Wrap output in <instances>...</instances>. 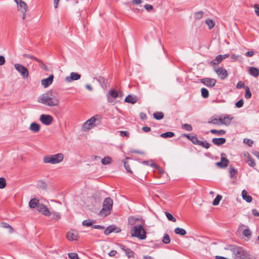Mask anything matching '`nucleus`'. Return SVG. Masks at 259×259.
<instances>
[{
    "label": "nucleus",
    "instance_id": "1",
    "mask_svg": "<svg viewBox=\"0 0 259 259\" xmlns=\"http://www.w3.org/2000/svg\"><path fill=\"white\" fill-rule=\"evenodd\" d=\"M37 101L50 107L57 106L59 104V98L56 93L50 91L40 95Z\"/></svg>",
    "mask_w": 259,
    "mask_h": 259
},
{
    "label": "nucleus",
    "instance_id": "2",
    "mask_svg": "<svg viewBox=\"0 0 259 259\" xmlns=\"http://www.w3.org/2000/svg\"><path fill=\"white\" fill-rule=\"evenodd\" d=\"M131 235L139 239L144 240L146 238V233L142 224H137L134 226L131 229Z\"/></svg>",
    "mask_w": 259,
    "mask_h": 259
},
{
    "label": "nucleus",
    "instance_id": "3",
    "mask_svg": "<svg viewBox=\"0 0 259 259\" xmlns=\"http://www.w3.org/2000/svg\"><path fill=\"white\" fill-rule=\"evenodd\" d=\"M64 159V155L61 153L48 155L44 157L43 162L45 163L56 164L61 162Z\"/></svg>",
    "mask_w": 259,
    "mask_h": 259
},
{
    "label": "nucleus",
    "instance_id": "4",
    "mask_svg": "<svg viewBox=\"0 0 259 259\" xmlns=\"http://www.w3.org/2000/svg\"><path fill=\"white\" fill-rule=\"evenodd\" d=\"M100 123L101 117L98 115H96L87 120L84 123L82 128L84 131H87L100 124Z\"/></svg>",
    "mask_w": 259,
    "mask_h": 259
},
{
    "label": "nucleus",
    "instance_id": "5",
    "mask_svg": "<svg viewBox=\"0 0 259 259\" xmlns=\"http://www.w3.org/2000/svg\"><path fill=\"white\" fill-rule=\"evenodd\" d=\"M112 206V200L109 197L105 198L103 201V207L99 212V215L103 217L108 215L110 213Z\"/></svg>",
    "mask_w": 259,
    "mask_h": 259
},
{
    "label": "nucleus",
    "instance_id": "6",
    "mask_svg": "<svg viewBox=\"0 0 259 259\" xmlns=\"http://www.w3.org/2000/svg\"><path fill=\"white\" fill-rule=\"evenodd\" d=\"M230 250L236 259H245L247 257L246 252L241 247L232 245L230 246Z\"/></svg>",
    "mask_w": 259,
    "mask_h": 259
},
{
    "label": "nucleus",
    "instance_id": "7",
    "mask_svg": "<svg viewBox=\"0 0 259 259\" xmlns=\"http://www.w3.org/2000/svg\"><path fill=\"white\" fill-rule=\"evenodd\" d=\"M15 68L21 74L23 78H27L29 76V71L27 68L20 64H14Z\"/></svg>",
    "mask_w": 259,
    "mask_h": 259
},
{
    "label": "nucleus",
    "instance_id": "8",
    "mask_svg": "<svg viewBox=\"0 0 259 259\" xmlns=\"http://www.w3.org/2000/svg\"><path fill=\"white\" fill-rule=\"evenodd\" d=\"M15 2L17 4L18 10L23 13L22 19H24L27 9V4L22 0H15Z\"/></svg>",
    "mask_w": 259,
    "mask_h": 259
},
{
    "label": "nucleus",
    "instance_id": "9",
    "mask_svg": "<svg viewBox=\"0 0 259 259\" xmlns=\"http://www.w3.org/2000/svg\"><path fill=\"white\" fill-rule=\"evenodd\" d=\"M40 121L45 125H49L53 121V117L48 114H41L39 117Z\"/></svg>",
    "mask_w": 259,
    "mask_h": 259
},
{
    "label": "nucleus",
    "instance_id": "10",
    "mask_svg": "<svg viewBox=\"0 0 259 259\" xmlns=\"http://www.w3.org/2000/svg\"><path fill=\"white\" fill-rule=\"evenodd\" d=\"M201 82L209 88L214 87L217 82L214 78H204L201 79Z\"/></svg>",
    "mask_w": 259,
    "mask_h": 259
},
{
    "label": "nucleus",
    "instance_id": "11",
    "mask_svg": "<svg viewBox=\"0 0 259 259\" xmlns=\"http://www.w3.org/2000/svg\"><path fill=\"white\" fill-rule=\"evenodd\" d=\"M78 233L74 230H70L66 234V237L69 241H76L78 238Z\"/></svg>",
    "mask_w": 259,
    "mask_h": 259
},
{
    "label": "nucleus",
    "instance_id": "12",
    "mask_svg": "<svg viewBox=\"0 0 259 259\" xmlns=\"http://www.w3.org/2000/svg\"><path fill=\"white\" fill-rule=\"evenodd\" d=\"M214 70L221 79H224L228 76L227 70L223 67H220L218 69L214 68Z\"/></svg>",
    "mask_w": 259,
    "mask_h": 259
},
{
    "label": "nucleus",
    "instance_id": "13",
    "mask_svg": "<svg viewBox=\"0 0 259 259\" xmlns=\"http://www.w3.org/2000/svg\"><path fill=\"white\" fill-rule=\"evenodd\" d=\"M37 210L46 216L51 215V212L49 210L48 208L43 204L40 203V204L38 206Z\"/></svg>",
    "mask_w": 259,
    "mask_h": 259
},
{
    "label": "nucleus",
    "instance_id": "14",
    "mask_svg": "<svg viewBox=\"0 0 259 259\" xmlns=\"http://www.w3.org/2000/svg\"><path fill=\"white\" fill-rule=\"evenodd\" d=\"M118 97L117 92L113 90H110L108 94L107 95V100L109 103H112L113 102V99H116Z\"/></svg>",
    "mask_w": 259,
    "mask_h": 259
},
{
    "label": "nucleus",
    "instance_id": "15",
    "mask_svg": "<svg viewBox=\"0 0 259 259\" xmlns=\"http://www.w3.org/2000/svg\"><path fill=\"white\" fill-rule=\"evenodd\" d=\"M80 78V75L75 72H71L69 76H66L65 78L67 82H70L72 80H76Z\"/></svg>",
    "mask_w": 259,
    "mask_h": 259
},
{
    "label": "nucleus",
    "instance_id": "16",
    "mask_svg": "<svg viewBox=\"0 0 259 259\" xmlns=\"http://www.w3.org/2000/svg\"><path fill=\"white\" fill-rule=\"evenodd\" d=\"M54 75L51 74L49 77L41 80V84L44 87V88H47L52 83Z\"/></svg>",
    "mask_w": 259,
    "mask_h": 259
},
{
    "label": "nucleus",
    "instance_id": "17",
    "mask_svg": "<svg viewBox=\"0 0 259 259\" xmlns=\"http://www.w3.org/2000/svg\"><path fill=\"white\" fill-rule=\"evenodd\" d=\"M225 156L226 155L224 153L221 154V161L217 163L218 166L222 168H225L227 166L229 161L225 157Z\"/></svg>",
    "mask_w": 259,
    "mask_h": 259
},
{
    "label": "nucleus",
    "instance_id": "18",
    "mask_svg": "<svg viewBox=\"0 0 259 259\" xmlns=\"http://www.w3.org/2000/svg\"><path fill=\"white\" fill-rule=\"evenodd\" d=\"M137 223H143L144 221L141 219H139L135 217H130L128 219V224L129 225H137Z\"/></svg>",
    "mask_w": 259,
    "mask_h": 259
},
{
    "label": "nucleus",
    "instance_id": "19",
    "mask_svg": "<svg viewBox=\"0 0 259 259\" xmlns=\"http://www.w3.org/2000/svg\"><path fill=\"white\" fill-rule=\"evenodd\" d=\"M40 126L38 123L32 122L29 126V130L33 133H37L40 131Z\"/></svg>",
    "mask_w": 259,
    "mask_h": 259
},
{
    "label": "nucleus",
    "instance_id": "20",
    "mask_svg": "<svg viewBox=\"0 0 259 259\" xmlns=\"http://www.w3.org/2000/svg\"><path fill=\"white\" fill-rule=\"evenodd\" d=\"M40 203L39 202V200L36 198L31 199L29 203V206L31 208H38V206L39 205Z\"/></svg>",
    "mask_w": 259,
    "mask_h": 259
},
{
    "label": "nucleus",
    "instance_id": "21",
    "mask_svg": "<svg viewBox=\"0 0 259 259\" xmlns=\"http://www.w3.org/2000/svg\"><path fill=\"white\" fill-rule=\"evenodd\" d=\"M138 100V99L137 96L128 95L125 98L124 101L127 103L135 104L137 102Z\"/></svg>",
    "mask_w": 259,
    "mask_h": 259
},
{
    "label": "nucleus",
    "instance_id": "22",
    "mask_svg": "<svg viewBox=\"0 0 259 259\" xmlns=\"http://www.w3.org/2000/svg\"><path fill=\"white\" fill-rule=\"evenodd\" d=\"M208 123L218 125H221L222 124V118H217L216 117H211L208 121Z\"/></svg>",
    "mask_w": 259,
    "mask_h": 259
},
{
    "label": "nucleus",
    "instance_id": "23",
    "mask_svg": "<svg viewBox=\"0 0 259 259\" xmlns=\"http://www.w3.org/2000/svg\"><path fill=\"white\" fill-rule=\"evenodd\" d=\"M226 140L225 138H213L212 140V142L215 145L221 146L224 143H225Z\"/></svg>",
    "mask_w": 259,
    "mask_h": 259
},
{
    "label": "nucleus",
    "instance_id": "24",
    "mask_svg": "<svg viewBox=\"0 0 259 259\" xmlns=\"http://www.w3.org/2000/svg\"><path fill=\"white\" fill-rule=\"evenodd\" d=\"M249 74L254 77H257L259 76V70L254 67H250L249 69Z\"/></svg>",
    "mask_w": 259,
    "mask_h": 259
},
{
    "label": "nucleus",
    "instance_id": "25",
    "mask_svg": "<svg viewBox=\"0 0 259 259\" xmlns=\"http://www.w3.org/2000/svg\"><path fill=\"white\" fill-rule=\"evenodd\" d=\"M242 198L244 200H245L247 202H251L252 201V198L251 196H250V195H248L247 194V192L245 190H243L242 191Z\"/></svg>",
    "mask_w": 259,
    "mask_h": 259
},
{
    "label": "nucleus",
    "instance_id": "26",
    "mask_svg": "<svg viewBox=\"0 0 259 259\" xmlns=\"http://www.w3.org/2000/svg\"><path fill=\"white\" fill-rule=\"evenodd\" d=\"M233 117H231L229 115H226L224 118H222V124L228 125L231 123V120H232Z\"/></svg>",
    "mask_w": 259,
    "mask_h": 259
},
{
    "label": "nucleus",
    "instance_id": "27",
    "mask_svg": "<svg viewBox=\"0 0 259 259\" xmlns=\"http://www.w3.org/2000/svg\"><path fill=\"white\" fill-rule=\"evenodd\" d=\"M210 132L212 134H216L218 136H223L226 134V131L224 130H217L212 129L210 131Z\"/></svg>",
    "mask_w": 259,
    "mask_h": 259
},
{
    "label": "nucleus",
    "instance_id": "28",
    "mask_svg": "<svg viewBox=\"0 0 259 259\" xmlns=\"http://www.w3.org/2000/svg\"><path fill=\"white\" fill-rule=\"evenodd\" d=\"M222 55H219L217 56L215 58V59L212 61L211 64L212 65H217L219 64L220 62H221L223 60L222 58Z\"/></svg>",
    "mask_w": 259,
    "mask_h": 259
},
{
    "label": "nucleus",
    "instance_id": "29",
    "mask_svg": "<svg viewBox=\"0 0 259 259\" xmlns=\"http://www.w3.org/2000/svg\"><path fill=\"white\" fill-rule=\"evenodd\" d=\"M175 232L176 234H179L182 236H184L186 234V231L185 229L181 228H176L175 229Z\"/></svg>",
    "mask_w": 259,
    "mask_h": 259
},
{
    "label": "nucleus",
    "instance_id": "30",
    "mask_svg": "<svg viewBox=\"0 0 259 259\" xmlns=\"http://www.w3.org/2000/svg\"><path fill=\"white\" fill-rule=\"evenodd\" d=\"M112 161V159L109 156L105 157L101 160V163L103 165H107L110 164Z\"/></svg>",
    "mask_w": 259,
    "mask_h": 259
},
{
    "label": "nucleus",
    "instance_id": "31",
    "mask_svg": "<svg viewBox=\"0 0 259 259\" xmlns=\"http://www.w3.org/2000/svg\"><path fill=\"white\" fill-rule=\"evenodd\" d=\"M175 136V134L171 132H168L160 135V137L163 138H171Z\"/></svg>",
    "mask_w": 259,
    "mask_h": 259
},
{
    "label": "nucleus",
    "instance_id": "32",
    "mask_svg": "<svg viewBox=\"0 0 259 259\" xmlns=\"http://www.w3.org/2000/svg\"><path fill=\"white\" fill-rule=\"evenodd\" d=\"M198 145H200L201 147L205 148L206 149H208L210 147V144L206 141H201L199 140V144Z\"/></svg>",
    "mask_w": 259,
    "mask_h": 259
},
{
    "label": "nucleus",
    "instance_id": "33",
    "mask_svg": "<svg viewBox=\"0 0 259 259\" xmlns=\"http://www.w3.org/2000/svg\"><path fill=\"white\" fill-rule=\"evenodd\" d=\"M154 118L157 120H160L163 118L164 114L162 112H157L153 114Z\"/></svg>",
    "mask_w": 259,
    "mask_h": 259
},
{
    "label": "nucleus",
    "instance_id": "34",
    "mask_svg": "<svg viewBox=\"0 0 259 259\" xmlns=\"http://www.w3.org/2000/svg\"><path fill=\"white\" fill-rule=\"evenodd\" d=\"M23 56L24 57H25V58H29V59H31L34 60L35 61H36L37 62H38L40 64L44 65L42 61L37 59L36 57H34L33 56H31V55H29V54H24Z\"/></svg>",
    "mask_w": 259,
    "mask_h": 259
},
{
    "label": "nucleus",
    "instance_id": "35",
    "mask_svg": "<svg viewBox=\"0 0 259 259\" xmlns=\"http://www.w3.org/2000/svg\"><path fill=\"white\" fill-rule=\"evenodd\" d=\"M222 199V196L220 195H217L216 197L214 198L212 202V204L214 206L218 205L221 199Z\"/></svg>",
    "mask_w": 259,
    "mask_h": 259
},
{
    "label": "nucleus",
    "instance_id": "36",
    "mask_svg": "<svg viewBox=\"0 0 259 259\" xmlns=\"http://www.w3.org/2000/svg\"><path fill=\"white\" fill-rule=\"evenodd\" d=\"M246 162L248 165L251 167H254L255 165V163L254 161V160L249 155H248L247 158Z\"/></svg>",
    "mask_w": 259,
    "mask_h": 259
},
{
    "label": "nucleus",
    "instance_id": "37",
    "mask_svg": "<svg viewBox=\"0 0 259 259\" xmlns=\"http://www.w3.org/2000/svg\"><path fill=\"white\" fill-rule=\"evenodd\" d=\"M204 13L200 11L195 13L194 18L196 20H199L202 18Z\"/></svg>",
    "mask_w": 259,
    "mask_h": 259
},
{
    "label": "nucleus",
    "instance_id": "38",
    "mask_svg": "<svg viewBox=\"0 0 259 259\" xmlns=\"http://www.w3.org/2000/svg\"><path fill=\"white\" fill-rule=\"evenodd\" d=\"M244 88L245 89V98L247 99L250 98L251 97V93L249 87H245Z\"/></svg>",
    "mask_w": 259,
    "mask_h": 259
},
{
    "label": "nucleus",
    "instance_id": "39",
    "mask_svg": "<svg viewBox=\"0 0 259 259\" xmlns=\"http://www.w3.org/2000/svg\"><path fill=\"white\" fill-rule=\"evenodd\" d=\"M37 186L38 187H39L43 190H45L47 188L46 184L42 181H38L37 183Z\"/></svg>",
    "mask_w": 259,
    "mask_h": 259
},
{
    "label": "nucleus",
    "instance_id": "40",
    "mask_svg": "<svg viewBox=\"0 0 259 259\" xmlns=\"http://www.w3.org/2000/svg\"><path fill=\"white\" fill-rule=\"evenodd\" d=\"M124 252L128 258L133 257L134 254V251L128 248L124 251Z\"/></svg>",
    "mask_w": 259,
    "mask_h": 259
},
{
    "label": "nucleus",
    "instance_id": "41",
    "mask_svg": "<svg viewBox=\"0 0 259 259\" xmlns=\"http://www.w3.org/2000/svg\"><path fill=\"white\" fill-rule=\"evenodd\" d=\"M51 214L52 215V220H58L60 218V215L59 212H51Z\"/></svg>",
    "mask_w": 259,
    "mask_h": 259
},
{
    "label": "nucleus",
    "instance_id": "42",
    "mask_svg": "<svg viewBox=\"0 0 259 259\" xmlns=\"http://www.w3.org/2000/svg\"><path fill=\"white\" fill-rule=\"evenodd\" d=\"M201 95L204 98H206L209 96L208 90L205 88H202L201 90Z\"/></svg>",
    "mask_w": 259,
    "mask_h": 259
},
{
    "label": "nucleus",
    "instance_id": "43",
    "mask_svg": "<svg viewBox=\"0 0 259 259\" xmlns=\"http://www.w3.org/2000/svg\"><path fill=\"white\" fill-rule=\"evenodd\" d=\"M205 23L209 29H212L214 26V23L212 20L207 19L206 20Z\"/></svg>",
    "mask_w": 259,
    "mask_h": 259
},
{
    "label": "nucleus",
    "instance_id": "44",
    "mask_svg": "<svg viewBox=\"0 0 259 259\" xmlns=\"http://www.w3.org/2000/svg\"><path fill=\"white\" fill-rule=\"evenodd\" d=\"M182 128L185 129L186 131H189V132L191 131L193 129L191 125L188 124V123L183 124L182 125Z\"/></svg>",
    "mask_w": 259,
    "mask_h": 259
},
{
    "label": "nucleus",
    "instance_id": "45",
    "mask_svg": "<svg viewBox=\"0 0 259 259\" xmlns=\"http://www.w3.org/2000/svg\"><path fill=\"white\" fill-rule=\"evenodd\" d=\"M114 231V228L113 226H109L108 227H107L105 231H104V233L106 235H109V234H110L111 233H112V232H113Z\"/></svg>",
    "mask_w": 259,
    "mask_h": 259
},
{
    "label": "nucleus",
    "instance_id": "46",
    "mask_svg": "<svg viewBox=\"0 0 259 259\" xmlns=\"http://www.w3.org/2000/svg\"><path fill=\"white\" fill-rule=\"evenodd\" d=\"M162 241L165 244H168L170 242V239L168 234H164V235L163 237Z\"/></svg>",
    "mask_w": 259,
    "mask_h": 259
},
{
    "label": "nucleus",
    "instance_id": "47",
    "mask_svg": "<svg viewBox=\"0 0 259 259\" xmlns=\"http://www.w3.org/2000/svg\"><path fill=\"white\" fill-rule=\"evenodd\" d=\"M165 215H166L167 219L169 221H171L173 222H176V219L172 215V214H171L170 213H169L168 212H165Z\"/></svg>",
    "mask_w": 259,
    "mask_h": 259
},
{
    "label": "nucleus",
    "instance_id": "48",
    "mask_svg": "<svg viewBox=\"0 0 259 259\" xmlns=\"http://www.w3.org/2000/svg\"><path fill=\"white\" fill-rule=\"evenodd\" d=\"M68 256L71 259H79L76 253L71 252L68 254Z\"/></svg>",
    "mask_w": 259,
    "mask_h": 259
},
{
    "label": "nucleus",
    "instance_id": "49",
    "mask_svg": "<svg viewBox=\"0 0 259 259\" xmlns=\"http://www.w3.org/2000/svg\"><path fill=\"white\" fill-rule=\"evenodd\" d=\"M6 180L4 178H0V189H3L6 187Z\"/></svg>",
    "mask_w": 259,
    "mask_h": 259
},
{
    "label": "nucleus",
    "instance_id": "50",
    "mask_svg": "<svg viewBox=\"0 0 259 259\" xmlns=\"http://www.w3.org/2000/svg\"><path fill=\"white\" fill-rule=\"evenodd\" d=\"M2 227L5 228H8L9 229V233H12L13 232V228L7 223H3Z\"/></svg>",
    "mask_w": 259,
    "mask_h": 259
},
{
    "label": "nucleus",
    "instance_id": "51",
    "mask_svg": "<svg viewBox=\"0 0 259 259\" xmlns=\"http://www.w3.org/2000/svg\"><path fill=\"white\" fill-rule=\"evenodd\" d=\"M243 234L245 237L249 238L251 236V233L248 229H246L243 230Z\"/></svg>",
    "mask_w": 259,
    "mask_h": 259
},
{
    "label": "nucleus",
    "instance_id": "52",
    "mask_svg": "<svg viewBox=\"0 0 259 259\" xmlns=\"http://www.w3.org/2000/svg\"><path fill=\"white\" fill-rule=\"evenodd\" d=\"M122 162L123 163L124 166L125 168L126 169V170H127V171H128L130 173H133L132 171L131 170L130 165L127 163L125 160H123L122 161Z\"/></svg>",
    "mask_w": 259,
    "mask_h": 259
},
{
    "label": "nucleus",
    "instance_id": "53",
    "mask_svg": "<svg viewBox=\"0 0 259 259\" xmlns=\"http://www.w3.org/2000/svg\"><path fill=\"white\" fill-rule=\"evenodd\" d=\"M82 225L84 226L90 227L92 225V222L89 220H86L82 222Z\"/></svg>",
    "mask_w": 259,
    "mask_h": 259
},
{
    "label": "nucleus",
    "instance_id": "54",
    "mask_svg": "<svg viewBox=\"0 0 259 259\" xmlns=\"http://www.w3.org/2000/svg\"><path fill=\"white\" fill-rule=\"evenodd\" d=\"M150 166H151L152 167H153V168H157L159 170V172L160 173V174H163L164 172V171L163 169H162V168H160V167H158L157 166L156 164H155V163H152L150 164Z\"/></svg>",
    "mask_w": 259,
    "mask_h": 259
},
{
    "label": "nucleus",
    "instance_id": "55",
    "mask_svg": "<svg viewBox=\"0 0 259 259\" xmlns=\"http://www.w3.org/2000/svg\"><path fill=\"white\" fill-rule=\"evenodd\" d=\"M193 144L195 145H198L199 140L198 139V138L196 136H193L192 137V139H191L190 140Z\"/></svg>",
    "mask_w": 259,
    "mask_h": 259
},
{
    "label": "nucleus",
    "instance_id": "56",
    "mask_svg": "<svg viewBox=\"0 0 259 259\" xmlns=\"http://www.w3.org/2000/svg\"><path fill=\"white\" fill-rule=\"evenodd\" d=\"M237 173V170L233 167H230V174L231 177H234V176Z\"/></svg>",
    "mask_w": 259,
    "mask_h": 259
},
{
    "label": "nucleus",
    "instance_id": "57",
    "mask_svg": "<svg viewBox=\"0 0 259 259\" xmlns=\"http://www.w3.org/2000/svg\"><path fill=\"white\" fill-rule=\"evenodd\" d=\"M244 103V101L242 99L240 100L237 102L236 103L235 105L237 108H241L243 106Z\"/></svg>",
    "mask_w": 259,
    "mask_h": 259
},
{
    "label": "nucleus",
    "instance_id": "58",
    "mask_svg": "<svg viewBox=\"0 0 259 259\" xmlns=\"http://www.w3.org/2000/svg\"><path fill=\"white\" fill-rule=\"evenodd\" d=\"M244 143L246 144H247L249 146H251L253 144V141L248 139H244Z\"/></svg>",
    "mask_w": 259,
    "mask_h": 259
},
{
    "label": "nucleus",
    "instance_id": "59",
    "mask_svg": "<svg viewBox=\"0 0 259 259\" xmlns=\"http://www.w3.org/2000/svg\"><path fill=\"white\" fill-rule=\"evenodd\" d=\"M144 8L148 12L151 11L153 9V6L152 5H149V4H146L144 6Z\"/></svg>",
    "mask_w": 259,
    "mask_h": 259
},
{
    "label": "nucleus",
    "instance_id": "60",
    "mask_svg": "<svg viewBox=\"0 0 259 259\" xmlns=\"http://www.w3.org/2000/svg\"><path fill=\"white\" fill-rule=\"evenodd\" d=\"M119 132L120 133V136L121 137H128L129 136V133L127 132L120 131Z\"/></svg>",
    "mask_w": 259,
    "mask_h": 259
},
{
    "label": "nucleus",
    "instance_id": "61",
    "mask_svg": "<svg viewBox=\"0 0 259 259\" xmlns=\"http://www.w3.org/2000/svg\"><path fill=\"white\" fill-rule=\"evenodd\" d=\"M244 87V83L242 81H239L236 85V88L238 89H241Z\"/></svg>",
    "mask_w": 259,
    "mask_h": 259
},
{
    "label": "nucleus",
    "instance_id": "62",
    "mask_svg": "<svg viewBox=\"0 0 259 259\" xmlns=\"http://www.w3.org/2000/svg\"><path fill=\"white\" fill-rule=\"evenodd\" d=\"M254 8L255 9V13L256 15L259 17V7L257 4H255L254 6Z\"/></svg>",
    "mask_w": 259,
    "mask_h": 259
},
{
    "label": "nucleus",
    "instance_id": "63",
    "mask_svg": "<svg viewBox=\"0 0 259 259\" xmlns=\"http://www.w3.org/2000/svg\"><path fill=\"white\" fill-rule=\"evenodd\" d=\"M5 63V57L3 56H0V66L4 65Z\"/></svg>",
    "mask_w": 259,
    "mask_h": 259
},
{
    "label": "nucleus",
    "instance_id": "64",
    "mask_svg": "<svg viewBox=\"0 0 259 259\" xmlns=\"http://www.w3.org/2000/svg\"><path fill=\"white\" fill-rule=\"evenodd\" d=\"M252 213L253 215H254L255 217H259V212L256 209H252Z\"/></svg>",
    "mask_w": 259,
    "mask_h": 259
}]
</instances>
